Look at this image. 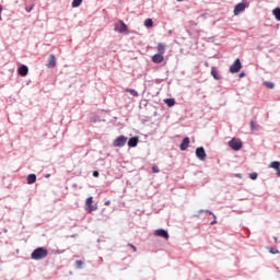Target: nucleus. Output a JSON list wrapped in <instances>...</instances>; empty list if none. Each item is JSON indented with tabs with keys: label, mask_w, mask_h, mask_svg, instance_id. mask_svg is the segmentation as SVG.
I'll list each match as a JSON object with an SVG mask.
<instances>
[{
	"label": "nucleus",
	"mask_w": 280,
	"mask_h": 280,
	"mask_svg": "<svg viewBox=\"0 0 280 280\" xmlns=\"http://www.w3.org/2000/svg\"><path fill=\"white\" fill-rule=\"evenodd\" d=\"M236 178H242V175L241 174H236Z\"/></svg>",
	"instance_id": "obj_35"
},
{
	"label": "nucleus",
	"mask_w": 280,
	"mask_h": 280,
	"mask_svg": "<svg viewBox=\"0 0 280 280\" xmlns=\"http://www.w3.org/2000/svg\"><path fill=\"white\" fill-rule=\"evenodd\" d=\"M47 67H48V69H54V67H56V55H50L48 57Z\"/></svg>",
	"instance_id": "obj_13"
},
{
	"label": "nucleus",
	"mask_w": 280,
	"mask_h": 280,
	"mask_svg": "<svg viewBox=\"0 0 280 280\" xmlns=\"http://www.w3.org/2000/svg\"><path fill=\"white\" fill-rule=\"evenodd\" d=\"M85 211H88V213H93V211H97V206H93V197H89L85 200Z\"/></svg>",
	"instance_id": "obj_4"
},
{
	"label": "nucleus",
	"mask_w": 280,
	"mask_h": 280,
	"mask_svg": "<svg viewBox=\"0 0 280 280\" xmlns=\"http://www.w3.org/2000/svg\"><path fill=\"white\" fill-rule=\"evenodd\" d=\"M126 93H130V95H132L133 97H139V93L137 92V90L127 89Z\"/></svg>",
	"instance_id": "obj_20"
},
{
	"label": "nucleus",
	"mask_w": 280,
	"mask_h": 280,
	"mask_svg": "<svg viewBox=\"0 0 280 280\" xmlns=\"http://www.w3.org/2000/svg\"><path fill=\"white\" fill-rule=\"evenodd\" d=\"M49 255V252L43 247H38L36 248L31 257L32 259L38 260V259H45V257H47Z\"/></svg>",
	"instance_id": "obj_1"
},
{
	"label": "nucleus",
	"mask_w": 280,
	"mask_h": 280,
	"mask_svg": "<svg viewBox=\"0 0 280 280\" xmlns=\"http://www.w3.org/2000/svg\"><path fill=\"white\" fill-rule=\"evenodd\" d=\"M34 10V4H32L31 7H26V12H31Z\"/></svg>",
	"instance_id": "obj_31"
},
{
	"label": "nucleus",
	"mask_w": 280,
	"mask_h": 280,
	"mask_svg": "<svg viewBox=\"0 0 280 280\" xmlns=\"http://www.w3.org/2000/svg\"><path fill=\"white\" fill-rule=\"evenodd\" d=\"M229 145L232 150H234L235 152L242 150V140L237 139V138H233L230 142Z\"/></svg>",
	"instance_id": "obj_3"
},
{
	"label": "nucleus",
	"mask_w": 280,
	"mask_h": 280,
	"mask_svg": "<svg viewBox=\"0 0 280 280\" xmlns=\"http://www.w3.org/2000/svg\"><path fill=\"white\" fill-rule=\"evenodd\" d=\"M110 206V200L105 201V207H109Z\"/></svg>",
	"instance_id": "obj_34"
},
{
	"label": "nucleus",
	"mask_w": 280,
	"mask_h": 280,
	"mask_svg": "<svg viewBox=\"0 0 280 280\" xmlns=\"http://www.w3.org/2000/svg\"><path fill=\"white\" fill-rule=\"evenodd\" d=\"M257 126L255 125V120L250 121V130H256Z\"/></svg>",
	"instance_id": "obj_28"
},
{
	"label": "nucleus",
	"mask_w": 280,
	"mask_h": 280,
	"mask_svg": "<svg viewBox=\"0 0 280 280\" xmlns=\"http://www.w3.org/2000/svg\"><path fill=\"white\" fill-rule=\"evenodd\" d=\"M244 10H246V1L237 3L234 7V16H237L238 14H242V12H244Z\"/></svg>",
	"instance_id": "obj_7"
},
{
	"label": "nucleus",
	"mask_w": 280,
	"mask_h": 280,
	"mask_svg": "<svg viewBox=\"0 0 280 280\" xmlns=\"http://www.w3.org/2000/svg\"><path fill=\"white\" fill-rule=\"evenodd\" d=\"M153 174H159L160 170L159 166H152Z\"/></svg>",
	"instance_id": "obj_30"
},
{
	"label": "nucleus",
	"mask_w": 280,
	"mask_h": 280,
	"mask_svg": "<svg viewBox=\"0 0 280 280\" xmlns=\"http://www.w3.org/2000/svg\"><path fill=\"white\" fill-rule=\"evenodd\" d=\"M82 266H84V262L82 260L75 261V268L80 269V268H82Z\"/></svg>",
	"instance_id": "obj_24"
},
{
	"label": "nucleus",
	"mask_w": 280,
	"mask_h": 280,
	"mask_svg": "<svg viewBox=\"0 0 280 280\" xmlns=\"http://www.w3.org/2000/svg\"><path fill=\"white\" fill-rule=\"evenodd\" d=\"M240 78H244V72H242V73L240 74Z\"/></svg>",
	"instance_id": "obj_37"
},
{
	"label": "nucleus",
	"mask_w": 280,
	"mask_h": 280,
	"mask_svg": "<svg viewBox=\"0 0 280 280\" xmlns=\"http://www.w3.org/2000/svg\"><path fill=\"white\" fill-rule=\"evenodd\" d=\"M249 178H250L252 180H257V173H250V174H249Z\"/></svg>",
	"instance_id": "obj_26"
},
{
	"label": "nucleus",
	"mask_w": 280,
	"mask_h": 280,
	"mask_svg": "<svg viewBox=\"0 0 280 280\" xmlns=\"http://www.w3.org/2000/svg\"><path fill=\"white\" fill-rule=\"evenodd\" d=\"M30 70L27 69V66H21L18 70L19 75H22V78H25Z\"/></svg>",
	"instance_id": "obj_14"
},
{
	"label": "nucleus",
	"mask_w": 280,
	"mask_h": 280,
	"mask_svg": "<svg viewBox=\"0 0 280 280\" xmlns=\"http://www.w3.org/2000/svg\"><path fill=\"white\" fill-rule=\"evenodd\" d=\"M0 12H3V7H1V4H0Z\"/></svg>",
	"instance_id": "obj_36"
},
{
	"label": "nucleus",
	"mask_w": 280,
	"mask_h": 280,
	"mask_svg": "<svg viewBox=\"0 0 280 280\" xmlns=\"http://www.w3.org/2000/svg\"><path fill=\"white\" fill-rule=\"evenodd\" d=\"M269 167H271L272 170H276L277 176L278 178H280V162L279 161L271 162Z\"/></svg>",
	"instance_id": "obj_12"
},
{
	"label": "nucleus",
	"mask_w": 280,
	"mask_h": 280,
	"mask_svg": "<svg viewBox=\"0 0 280 280\" xmlns=\"http://www.w3.org/2000/svg\"><path fill=\"white\" fill-rule=\"evenodd\" d=\"M115 32H118L119 34H126V32H128V26L126 25V23H124V21H119L115 25Z\"/></svg>",
	"instance_id": "obj_5"
},
{
	"label": "nucleus",
	"mask_w": 280,
	"mask_h": 280,
	"mask_svg": "<svg viewBox=\"0 0 280 280\" xmlns=\"http://www.w3.org/2000/svg\"><path fill=\"white\" fill-rule=\"evenodd\" d=\"M128 246H130V248H132L133 253H137V247L132 244H128Z\"/></svg>",
	"instance_id": "obj_32"
},
{
	"label": "nucleus",
	"mask_w": 280,
	"mask_h": 280,
	"mask_svg": "<svg viewBox=\"0 0 280 280\" xmlns=\"http://www.w3.org/2000/svg\"><path fill=\"white\" fill-rule=\"evenodd\" d=\"M196 156L199 158L200 161L207 160V152H205V148L199 147L196 149Z\"/></svg>",
	"instance_id": "obj_8"
},
{
	"label": "nucleus",
	"mask_w": 280,
	"mask_h": 280,
	"mask_svg": "<svg viewBox=\"0 0 280 280\" xmlns=\"http://www.w3.org/2000/svg\"><path fill=\"white\" fill-rule=\"evenodd\" d=\"M189 137H186L183 139L180 145H179V149L182 150V152H185V150H187V148H189Z\"/></svg>",
	"instance_id": "obj_11"
},
{
	"label": "nucleus",
	"mask_w": 280,
	"mask_h": 280,
	"mask_svg": "<svg viewBox=\"0 0 280 280\" xmlns=\"http://www.w3.org/2000/svg\"><path fill=\"white\" fill-rule=\"evenodd\" d=\"M83 0H73L72 1V8H80L82 5Z\"/></svg>",
	"instance_id": "obj_22"
},
{
	"label": "nucleus",
	"mask_w": 280,
	"mask_h": 280,
	"mask_svg": "<svg viewBox=\"0 0 280 280\" xmlns=\"http://www.w3.org/2000/svg\"><path fill=\"white\" fill-rule=\"evenodd\" d=\"M93 176H94V178H97V177L100 176V172L94 171V172H93Z\"/></svg>",
	"instance_id": "obj_33"
},
{
	"label": "nucleus",
	"mask_w": 280,
	"mask_h": 280,
	"mask_svg": "<svg viewBox=\"0 0 280 280\" xmlns=\"http://www.w3.org/2000/svg\"><path fill=\"white\" fill-rule=\"evenodd\" d=\"M144 25L145 27H152L154 25V22L152 21V19H147L144 21Z\"/></svg>",
	"instance_id": "obj_23"
},
{
	"label": "nucleus",
	"mask_w": 280,
	"mask_h": 280,
	"mask_svg": "<svg viewBox=\"0 0 280 280\" xmlns=\"http://www.w3.org/2000/svg\"><path fill=\"white\" fill-rule=\"evenodd\" d=\"M166 48H167V46L162 43L158 44V46H156V50L159 51V54H162V55L165 54Z\"/></svg>",
	"instance_id": "obj_16"
},
{
	"label": "nucleus",
	"mask_w": 280,
	"mask_h": 280,
	"mask_svg": "<svg viewBox=\"0 0 280 280\" xmlns=\"http://www.w3.org/2000/svg\"><path fill=\"white\" fill-rule=\"evenodd\" d=\"M0 21H2V18H1V12H0Z\"/></svg>",
	"instance_id": "obj_39"
},
{
	"label": "nucleus",
	"mask_w": 280,
	"mask_h": 280,
	"mask_svg": "<svg viewBox=\"0 0 280 280\" xmlns=\"http://www.w3.org/2000/svg\"><path fill=\"white\" fill-rule=\"evenodd\" d=\"M128 141V138L125 136H119L113 142L114 148H124Z\"/></svg>",
	"instance_id": "obj_2"
},
{
	"label": "nucleus",
	"mask_w": 280,
	"mask_h": 280,
	"mask_svg": "<svg viewBox=\"0 0 280 280\" xmlns=\"http://www.w3.org/2000/svg\"><path fill=\"white\" fill-rule=\"evenodd\" d=\"M272 14L277 21H280V8L273 9Z\"/></svg>",
	"instance_id": "obj_19"
},
{
	"label": "nucleus",
	"mask_w": 280,
	"mask_h": 280,
	"mask_svg": "<svg viewBox=\"0 0 280 280\" xmlns=\"http://www.w3.org/2000/svg\"><path fill=\"white\" fill-rule=\"evenodd\" d=\"M273 240H275V242H276V243L278 242V238H277V236H275V237H273Z\"/></svg>",
	"instance_id": "obj_38"
},
{
	"label": "nucleus",
	"mask_w": 280,
	"mask_h": 280,
	"mask_svg": "<svg viewBox=\"0 0 280 280\" xmlns=\"http://www.w3.org/2000/svg\"><path fill=\"white\" fill-rule=\"evenodd\" d=\"M164 60L165 57L160 52L152 56V62H154L155 65H161V62H163Z\"/></svg>",
	"instance_id": "obj_10"
},
{
	"label": "nucleus",
	"mask_w": 280,
	"mask_h": 280,
	"mask_svg": "<svg viewBox=\"0 0 280 280\" xmlns=\"http://www.w3.org/2000/svg\"><path fill=\"white\" fill-rule=\"evenodd\" d=\"M36 183V174H30L27 176V185H34Z\"/></svg>",
	"instance_id": "obj_17"
},
{
	"label": "nucleus",
	"mask_w": 280,
	"mask_h": 280,
	"mask_svg": "<svg viewBox=\"0 0 280 280\" xmlns=\"http://www.w3.org/2000/svg\"><path fill=\"white\" fill-rule=\"evenodd\" d=\"M241 69H242V61L240 59H236L234 63L230 67V73H240Z\"/></svg>",
	"instance_id": "obj_6"
},
{
	"label": "nucleus",
	"mask_w": 280,
	"mask_h": 280,
	"mask_svg": "<svg viewBox=\"0 0 280 280\" xmlns=\"http://www.w3.org/2000/svg\"><path fill=\"white\" fill-rule=\"evenodd\" d=\"M164 102L170 107H172V106H174V104H176V101H174V98H166Z\"/></svg>",
	"instance_id": "obj_21"
},
{
	"label": "nucleus",
	"mask_w": 280,
	"mask_h": 280,
	"mask_svg": "<svg viewBox=\"0 0 280 280\" xmlns=\"http://www.w3.org/2000/svg\"><path fill=\"white\" fill-rule=\"evenodd\" d=\"M208 213H210V215H213V218H214V220L210 224L211 225L218 224V220H215V214H213V212H209V211H208Z\"/></svg>",
	"instance_id": "obj_27"
},
{
	"label": "nucleus",
	"mask_w": 280,
	"mask_h": 280,
	"mask_svg": "<svg viewBox=\"0 0 280 280\" xmlns=\"http://www.w3.org/2000/svg\"><path fill=\"white\" fill-rule=\"evenodd\" d=\"M265 86H267V89H275V83H272V82H265Z\"/></svg>",
	"instance_id": "obj_25"
},
{
	"label": "nucleus",
	"mask_w": 280,
	"mask_h": 280,
	"mask_svg": "<svg viewBox=\"0 0 280 280\" xmlns=\"http://www.w3.org/2000/svg\"><path fill=\"white\" fill-rule=\"evenodd\" d=\"M211 75L214 78V80H220V74L218 73V68L212 67L211 68Z\"/></svg>",
	"instance_id": "obj_18"
},
{
	"label": "nucleus",
	"mask_w": 280,
	"mask_h": 280,
	"mask_svg": "<svg viewBox=\"0 0 280 280\" xmlns=\"http://www.w3.org/2000/svg\"><path fill=\"white\" fill-rule=\"evenodd\" d=\"M138 144H139V138L138 137L130 138L129 141H128L129 148H137Z\"/></svg>",
	"instance_id": "obj_15"
},
{
	"label": "nucleus",
	"mask_w": 280,
	"mask_h": 280,
	"mask_svg": "<svg viewBox=\"0 0 280 280\" xmlns=\"http://www.w3.org/2000/svg\"><path fill=\"white\" fill-rule=\"evenodd\" d=\"M269 253H271V255H277L279 254L278 249H275V248H269Z\"/></svg>",
	"instance_id": "obj_29"
},
{
	"label": "nucleus",
	"mask_w": 280,
	"mask_h": 280,
	"mask_svg": "<svg viewBox=\"0 0 280 280\" xmlns=\"http://www.w3.org/2000/svg\"><path fill=\"white\" fill-rule=\"evenodd\" d=\"M154 235L156 237H163L164 240H170V234L167 233V231H165L163 229L155 230Z\"/></svg>",
	"instance_id": "obj_9"
}]
</instances>
